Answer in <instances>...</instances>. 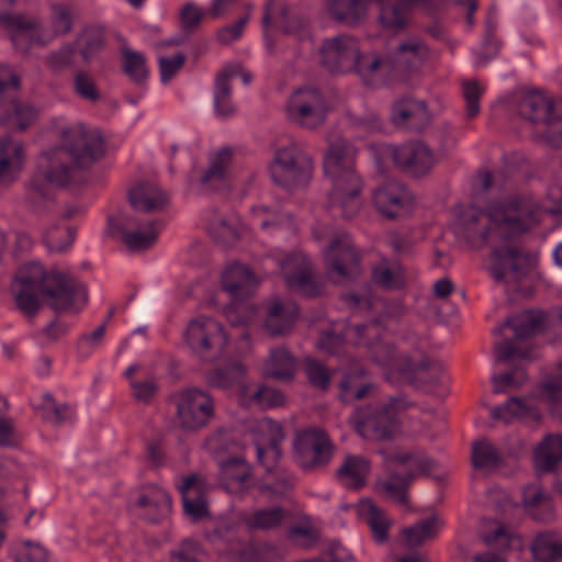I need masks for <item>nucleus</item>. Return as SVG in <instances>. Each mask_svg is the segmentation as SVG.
<instances>
[{
	"mask_svg": "<svg viewBox=\"0 0 562 562\" xmlns=\"http://www.w3.org/2000/svg\"><path fill=\"white\" fill-rule=\"evenodd\" d=\"M56 135L60 145L42 151L37 159L30 192L34 203L42 199L50 200L44 183L66 187L72 180L76 169L89 168L105 153L101 133L80 122L56 126Z\"/></svg>",
	"mask_w": 562,
	"mask_h": 562,
	"instance_id": "1",
	"label": "nucleus"
},
{
	"mask_svg": "<svg viewBox=\"0 0 562 562\" xmlns=\"http://www.w3.org/2000/svg\"><path fill=\"white\" fill-rule=\"evenodd\" d=\"M547 212L530 196H510L486 211L470 205L459 214L454 233L473 248L502 244L537 226Z\"/></svg>",
	"mask_w": 562,
	"mask_h": 562,
	"instance_id": "2",
	"label": "nucleus"
},
{
	"mask_svg": "<svg viewBox=\"0 0 562 562\" xmlns=\"http://www.w3.org/2000/svg\"><path fill=\"white\" fill-rule=\"evenodd\" d=\"M18 308L33 318L43 301L56 313H78L87 303V289L69 274L46 272L40 263L22 267L11 284Z\"/></svg>",
	"mask_w": 562,
	"mask_h": 562,
	"instance_id": "3",
	"label": "nucleus"
},
{
	"mask_svg": "<svg viewBox=\"0 0 562 562\" xmlns=\"http://www.w3.org/2000/svg\"><path fill=\"white\" fill-rule=\"evenodd\" d=\"M356 147L347 139L330 144L324 158V172L331 188L328 209L336 216L353 217L361 207L363 181L355 168Z\"/></svg>",
	"mask_w": 562,
	"mask_h": 562,
	"instance_id": "4",
	"label": "nucleus"
},
{
	"mask_svg": "<svg viewBox=\"0 0 562 562\" xmlns=\"http://www.w3.org/2000/svg\"><path fill=\"white\" fill-rule=\"evenodd\" d=\"M384 469L386 479L380 482L381 490L402 505L407 504V490L419 474L431 471L435 462L423 452L385 453Z\"/></svg>",
	"mask_w": 562,
	"mask_h": 562,
	"instance_id": "5",
	"label": "nucleus"
},
{
	"mask_svg": "<svg viewBox=\"0 0 562 562\" xmlns=\"http://www.w3.org/2000/svg\"><path fill=\"white\" fill-rule=\"evenodd\" d=\"M175 423L183 431L195 432L206 427L215 416V400L205 390L186 387L172 395Z\"/></svg>",
	"mask_w": 562,
	"mask_h": 562,
	"instance_id": "6",
	"label": "nucleus"
},
{
	"mask_svg": "<svg viewBox=\"0 0 562 562\" xmlns=\"http://www.w3.org/2000/svg\"><path fill=\"white\" fill-rule=\"evenodd\" d=\"M405 407L404 400L393 397L373 408L359 411L356 416V430L367 440H390L400 430L397 412Z\"/></svg>",
	"mask_w": 562,
	"mask_h": 562,
	"instance_id": "7",
	"label": "nucleus"
},
{
	"mask_svg": "<svg viewBox=\"0 0 562 562\" xmlns=\"http://www.w3.org/2000/svg\"><path fill=\"white\" fill-rule=\"evenodd\" d=\"M329 110L330 103L327 95L313 86L295 90L286 103L288 119L306 130L321 127Z\"/></svg>",
	"mask_w": 562,
	"mask_h": 562,
	"instance_id": "8",
	"label": "nucleus"
},
{
	"mask_svg": "<svg viewBox=\"0 0 562 562\" xmlns=\"http://www.w3.org/2000/svg\"><path fill=\"white\" fill-rule=\"evenodd\" d=\"M269 169L277 184L290 188L307 182L313 170V159L301 144L292 142L276 151Z\"/></svg>",
	"mask_w": 562,
	"mask_h": 562,
	"instance_id": "9",
	"label": "nucleus"
},
{
	"mask_svg": "<svg viewBox=\"0 0 562 562\" xmlns=\"http://www.w3.org/2000/svg\"><path fill=\"white\" fill-rule=\"evenodd\" d=\"M188 347L201 359L214 361L218 359L227 345L224 327L211 317L192 319L184 334Z\"/></svg>",
	"mask_w": 562,
	"mask_h": 562,
	"instance_id": "10",
	"label": "nucleus"
},
{
	"mask_svg": "<svg viewBox=\"0 0 562 562\" xmlns=\"http://www.w3.org/2000/svg\"><path fill=\"white\" fill-rule=\"evenodd\" d=\"M294 453L297 463L304 470H315L330 463L334 443L319 428H307L296 434Z\"/></svg>",
	"mask_w": 562,
	"mask_h": 562,
	"instance_id": "11",
	"label": "nucleus"
},
{
	"mask_svg": "<svg viewBox=\"0 0 562 562\" xmlns=\"http://www.w3.org/2000/svg\"><path fill=\"white\" fill-rule=\"evenodd\" d=\"M384 153L392 158L396 167L413 177L427 175L437 162L432 149L422 142H409L398 147L389 146Z\"/></svg>",
	"mask_w": 562,
	"mask_h": 562,
	"instance_id": "12",
	"label": "nucleus"
},
{
	"mask_svg": "<svg viewBox=\"0 0 562 562\" xmlns=\"http://www.w3.org/2000/svg\"><path fill=\"white\" fill-rule=\"evenodd\" d=\"M359 49L358 41L350 35L325 38L319 47L322 65L333 74L350 71Z\"/></svg>",
	"mask_w": 562,
	"mask_h": 562,
	"instance_id": "13",
	"label": "nucleus"
},
{
	"mask_svg": "<svg viewBox=\"0 0 562 562\" xmlns=\"http://www.w3.org/2000/svg\"><path fill=\"white\" fill-rule=\"evenodd\" d=\"M372 202L384 217L396 218L411 211L414 196L403 182L387 180L373 190Z\"/></svg>",
	"mask_w": 562,
	"mask_h": 562,
	"instance_id": "14",
	"label": "nucleus"
},
{
	"mask_svg": "<svg viewBox=\"0 0 562 562\" xmlns=\"http://www.w3.org/2000/svg\"><path fill=\"white\" fill-rule=\"evenodd\" d=\"M324 260L327 268L342 279H351L359 273L360 257L346 233H338L330 239Z\"/></svg>",
	"mask_w": 562,
	"mask_h": 562,
	"instance_id": "15",
	"label": "nucleus"
},
{
	"mask_svg": "<svg viewBox=\"0 0 562 562\" xmlns=\"http://www.w3.org/2000/svg\"><path fill=\"white\" fill-rule=\"evenodd\" d=\"M526 257L513 246L495 247L491 254L490 273L504 284H515L527 276Z\"/></svg>",
	"mask_w": 562,
	"mask_h": 562,
	"instance_id": "16",
	"label": "nucleus"
},
{
	"mask_svg": "<svg viewBox=\"0 0 562 562\" xmlns=\"http://www.w3.org/2000/svg\"><path fill=\"white\" fill-rule=\"evenodd\" d=\"M349 334L358 338V344L368 346L373 360L382 367L401 369L400 359L393 345L374 341L381 335L380 322L374 319L364 324H356L348 328Z\"/></svg>",
	"mask_w": 562,
	"mask_h": 562,
	"instance_id": "17",
	"label": "nucleus"
},
{
	"mask_svg": "<svg viewBox=\"0 0 562 562\" xmlns=\"http://www.w3.org/2000/svg\"><path fill=\"white\" fill-rule=\"evenodd\" d=\"M16 0H0V22L11 29V40L14 47L25 53L30 48V42H43L40 36V19L22 14L5 12Z\"/></svg>",
	"mask_w": 562,
	"mask_h": 562,
	"instance_id": "18",
	"label": "nucleus"
},
{
	"mask_svg": "<svg viewBox=\"0 0 562 562\" xmlns=\"http://www.w3.org/2000/svg\"><path fill=\"white\" fill-rule=\"evenodd\" d=\"M164 226L160 220H143L138 216H126L120 225L123 243L132 251H143L157 241Z\"/></svg>",
	"mask_w": 562,
	"mask_h": 562,
	"instance_id": "19",
	"label": "nucleus"
},
{
	"mask_svg": "<svg viewBox=\"0 0 562 562\" xmlns=\"http://www.w3.org/2000/svg\"><path fill=\"white\" fill-rule=\"evenodd\" d=\"M238 532L239 525L236 521L220 519L206 526L204 536L218 551L244 559L251 555L254 550L251 546L240 542Z\"/></svg>",
	"mask_w": 562,
	"mask_h": 562,
	"instance_id": "20",
	"label": "nucleus"
},
{
	"mask_svg": "<svg viewBox=\"0 0 562 562\" xmlns=\"http://www.w3.org/2000/svg\"><path fill=\"white\" fill-rule=\"evenodd\" d=\"M280 269L290 289L305 296H314L318 293L312 265L304 254H291L282 261Z\"/></svg>",
	"mask_w": 562,
	"mask_h": 562,
	"instance_id": "21",
	"label": "nucleus"
},
{
	"mask_svg": "<svg viewBox=\"0 0 562 562\" xmlns=\"http://www.w3.org/2000/svg\"><path fill=\"white\" fill-rule=\"evenodd\" d=\"M367 86H378L395 70L389 49L358 52L353 69Z\"/></svg>",
	"mask_w": 562,
	"mask_h": 562,
	"instance_id": "22",
	"label": "nucleus"
},
{
	"mask_svg": "<svg viewBox=\"0 0 562 562\" xmlns=\"http://www.w3.org/2000/svg\"><path fill=\"white\" fill-rule=\"evenodd\" d=\"M257 284V277L246 265L233 263L223 271L222 288L234 303L248 297Z\"/></svg>",
	"mask_w": 562,
	"mask_h": 562,
	"instance_id": "23",
	"label": "nucleus"
},
{
	"mask_svg": "<svg viewBox=\"0 0 562 562\" xmlns=\"http://www.w3.org/2000/svg\"><path fill=\"white\" fill-rule=\"evenodd\" d=\"M134 508L144 519L157 522L169 515L171 497L160 487L147 486L138 495Z\"/></svg>",
	"mask_w": 562,
	"mask_h": 562,
	"instance_id": "24",
	"label": "nucleus"
},
{
	"mask_svg": "<svg viewBox=\"0 0 562 562\" xmlns=\"http://www.w3.org/2000/svg\"><path fill=\"white\" fill-rule=\"evenodd\" d=\"M392 120L397 126L422 131L429 124L430 114L424 101L406 98L394 103Z\"/></svg>",
	"mask_w": 562,
	"mask_h": 562,
	"instance_id": "25",
	"label": "nucleus"
},
{
	"mask_svg": "<svg viewBox=\"0 0 562 562\" xmlns=\"http://www.w3.org/2000/svg\"><path fill=\"white\" fill-rule=\"evenodd\" d=\"M218 480L229 493H239L248 487L251 475L249 463L239 456L228 457L217 461Z\"/></svg>",
	"mask_w": 562,
	"mask_h": 562,
	"instance_id": "26",
	"label": "nucleus"
},
{
	"mask_svg": "<svg viewBox=\"0 0 562 562\" xmlns=\"http://www.w3.org/2000/svg\"><path fill=\"white\" fill-rule=\"evenodd\" d=\"M518 112L533 124L551 126L560 119L553 113V101L539 92L525 93L518 101Z\"/></svg>",
	"mask_w": 562,
	"mask_h": 562,
	"instance_id": "27",
	"label": "nucleus"
},
{
	"mask_svg": "<svg viewBox=\"0 0 562 562\" xmlns=\"http://www.w3.org/2000/svg\"><path fill=\"white\" fill-rule=\"evenodd\" d=\"M387 49L395 69H415L419 67L429 55V48L426 43L416 37L401 41Z\"/></svg>",
	"mask_w": 562,
	"mask_h": 562,
	"instance_id": "28",
	"label": "nucleus"
},
{
	"mask_svg": "<svg viewBox=\"0 0 562 562\" xmlns=\"http://www.w3.org/2000/svg\"><path fill=\"white\" fill-rule=\"evenodd\" d=\"M299 307L292 301L273 300L268 305L265 327L271 336L291 331L297 318Z\"/></svg>",
	"mask_w": 562,
	"mask_h": 562,
	"instance_id": "29",
	"label": "nucleus"
},
{
	"mask_svg": "<svg viewBox=\"0 0 562 562\" xmlns=\"http://www.w3.org/2000/svg\"><path fill=\"white\" fill-rule=\"evenodd\" d=\"M239 71V64H227L216 75L214 108L220 117H229L236 112V106L232 100L231 81L237 77Z\"/></svg>",
	"mask_w": 562,
	"mask_h": 562,
	"instance_id": "30",
	"label": "nucleus"
},
{
	"mask_svg": "<svg viewBox=\"0 0 562 562\" xmlns=\"http://www.w3.org/2000/svg\"><path fill=\"white\" fill-rule=\"evenodd\" d=\"M371 472V462L361 454H347L336 471L337 480L349 490L363 487Z\"/></svg>",
	"mask_w": 562,
	"mask_h": 562,
	"instance_id": "31",
	"label": "nucleus"
},
{
	"mask_svg": "<svg viewBox=\"0 0 562 562\" xmlns=\"http://www.w3.org/2000/svg\"><path fill=\"white\" fill-rule=\"evenodd\" d=\"M491 416L507 424L514 419L530 418L537 420L540 418V413L535 397L513 396L503 405L492 407Z\"/></svg>",
	"mask_w": 562,
	"mask_h": 562,
	"instance_id": "32",
	"label": "nucleus"
},
{
	"mask_svg": "<svg viewBox=\"0 0 562 562\" xmlns=\"http://www.w3.org/2000/svg\"><path fill=\"white\" fill-rule=\"evenodd\" d=\"M259 428L268 436V446H256L258 461L267 471H272L281 456L279 443L283 440L284 434L282 426L270 418H265L259 423Z\"/></svg>",
	"mask_w": 562,
	"mask_h": 562,
	"instance_id": "33",
	"label": "nucleus"
},
{
	"mask_svg": "<svg viewBox=\"0 0 562 562\" xmlns=\"http://www.w3.org/2000/svg\"><path fill=\"white\" fill-rule=\"evenodd\" d=\"M133 209L142 213L161 211L168 203L167 194L155 183L143 182L130 190Z\"/></svg>",
	"mask_w": 562,
	"mask_h": 562,
	"instance_id": "34",
	"label": "nucleus"
},
{
	"mask_svg": "<svg viewBox=\"0 0 562 562\" xmlns=\"http://www.w3.org/2000/svg\"><path fill=\"white\" fill-rule=\"evenodd\" d=\"M412 372L416 380L426 383L428 391L443 397L448 394L449 378L442 363L434 359H424L412 366Z\"/></svg>",
	"mask_w": 562,
	"mask_h": 562,
	"instance_id": "35",
	"label": "nucleus"
},
{
	"mask_svg": "<svg viewBox=\"0 0 562 562\" xmlns=\"http://www.w3.org/2000/svg\"><path fill=\"white\" fill-rule=\"evenodd\" d=\"M325 8L331 19L347 26L360 24L368 14L367 0H326Z\"/></svg>",
	"mask_w": 562,
	"mask_h": 562,
	"instance_id": "36",
	"label": "nucleus"
},
{
	"mask_svg": "<svg viewBox=\"0 0 562 562\" xmlns=\"http://www.w3.org/2000/svg\"><path fill=\"white\" fill-rule=\"evenodd\" d=\"M24 145L10 137L0 139V181H12L22 168Z\"/></svg>",
	"mask_w": 562,
	"mask_h": 562,
	"instance_id": "37",
	"label": "nucleus"
},
{
	"mask_svg": "<svg viewBox=\"0 0 562 562\" xmlns=\"http://www.w3.org/2000/svg\"><path fill=\"white\" fill-rule=\"evenodd\" d=\"M546 315L541 311H525L508 317L498 329L502 331L508 327L514 331L515 340H524L544 329Z\"/></svg>",
	"mask_w": 562,
	"mask_h": 562,
	"instance_id": "38",
	"label": "nucleus"
},
{
	"mask_svg": "<svg viewBox=\"0 0 562 562\" xmlns=\"http://www.w3.org/2000/svg\"><path fill=\"white\" fill-rule=\"evenodd\" d=\"M371 278L374 284L389 291L402 290L406 285L403 267L398 262H391L385 258L372 267Z\"/></svg>",
	"mask_w": 562,
	"mask_h": 562,
	"instance_id": "39",
	"label": "nucleus"
},
{
	"mask_svg": "<svg viewBox=\"0 0 562 562\" xmlns=\"http://www.w3.org/2000/svg\"><path fill=\"white\" fill-rule=\"evenodd\" d=\"M522 504L536 520L550 521L554 516L552 502L538 483L522 490Z\"/></svg>",
	"mask_w": 562,
	"mask_h": 562,
	"instance_id": "40",
	"label": "nucleus"
},
{
	"mask_svg": "<svg viewBox=\"0 0 562 562\" xmlns=\"http://www.w3.org/2000/svg\"><path fill=\"white\" fill-rule=\"evenodd\" d=\"M207 231L214 240L231 246L240 237L241 224L237 218L213 212L207 221Z\"/></svg>",
	"mask_w": 562,
	"mask_h": 562,
	"instance_id": "41",
	"label": "nucleus"
},
{
	"mask_svg": "<svg viewBox=\"0 0 562 562\" xmlns=\"http://www.w3.org/2000/svg\"><path fill=\"white\" fill-rule=\"evenodd\" d=\"M358 510L370 527L374 540L380 543L385 542L392 524L386 513L370 499L361 501Z\"/></svg>",
	"mask_w": 562,
	"mask_h": 562,
	"instance_id": "42",
	"label": "nucleus"
},
{
	"mask_svg": "<svg viewBox=\"0 0 562 562\" xmlns=\"http://www.w3.org/2000/svg\"><path fill=\"white\" fill-rule=\"evenodd\" d=\"M562 460V436L549 435L535 451V465L538 471L550 472Z\"/></svg>",
	"mask_w": 562,
	"mask_h": 562,
	"instance_id": "43",
	"label": "nucleus"
},
{
	"mask_svg": "<svg viewBox=\"0 0 562 562\" xmlns=\"http://www.w3.org/2000/svg\"><path fill=\"white\" fill-rule=\"evenodd\" d=\"M531 551L536 562H562V536L540 533L533 539Z\"/></svg>",
	"mask_w": 562,
	"mask_h": 562,
	"instance_id": "44",
	"label": "nucleus"
},
{
	"mask_svg": "<svg viewBox=\"0 0 562 562\" xmlns=\"http://www.w3.org/2000/svg\"><path fill=\"white\" fill-rule=\"evenodd\" d=\"M81 58L85 63H90L101 53L105 46L104 29L98 25L85 27L76 41Z\"/></svg>",
	"mask_w": 562,
	"mask_h": 562,
	"instance_id": "45",
	"label": "nucleus"
},
{
	"mask_svg": "<svg viewBox=\"0 0 562 562\" xmlns=\"http://www.w3.org/2000/svg\"><path fill=\"white\" fill-rule=\"evenodd\" d=\"M441 525L442 524L437 516H431L419 520L411 527L404 528L402 530V536L404 537L405 546L408 548L422 546L425 541L437 536Z\"/></svg>",
	"mask_w": 562,
	"mask_h": 562,
	"instance_id": "46",
	"label": "nucleus"
},
{
	"mask_svg": "<svg viewBox=\"0 0 562 562\" xmlns=\"http://www.w3.org/2000/svg\"><path fill=\"white\" fill-rule=\"evenodd\" d=\"M295 359L283 347L271 349L266 361V374L277 380H290L294 375Z\"/></svg>",
	"mask_w": 562,
	"mask_h": 562,
	"instance_id": "47",
	"label": "nucleus"
},
{
	"mask_svg": "<svg viewBox=\"0 0 562 562\" xmlns=\"http://www.w3.org/2000/svg\"><path fill=\"white\" fill-rule=\"evenodd\" d=\"M472 464L475 469L492 471L503 464V456L488 440L481 439L472 445Z\"/></svg>",
	"mask_w": 562,
	"mask_h": 562,
	"instance_id": "48",
	"label": "nucleus"
},
{
	"mask_svg": "<svg viewBox=\"0 0 562 562\" xmlns=\"http://www.w3.org/2000/svg\"><path fill=\"white\" fill-rule=\"evenodd\" d=\"M286 516L288 512L280 506L262 508L246 516L245 524L251 530H272L280 527Z\"/></svg>",
	"mask_w": 562,
	"mask_h": 562,
	"instance_id": "49",
	"label": "nucleus"
},
{
	"mask_svg": "<svg viewBox=\"0 0 562 562\" xmlns=\"http://www.w3.org/2000/svg\"><path fill=\"white\" fill-rule=\"evenodd\" d=\"M7 103L12 104V111L0 116V122L10 128L25 131L37 119V110L31 104L16 102L15 95Z\"/></svg>",
	"mask_w": 562,
	"mask_h": 562,
	"instance_id": "50",
	"label": "nucleus"
},
{
	"mask_svg": "<svg viewBox=\"0 0 562 562\" xmlns=\"http://www.w3.org/2000/svg\"><path fill=\"white\" fill-rule=\"evenodd\" d=\"M252 224L262 229H273L290 223V215L279 205H257L251 209Z\"/></svg>",
	"mask_w": 562,
	"mask_h": 562,
	"instance_id": "51",
	"label": "nucleus"
},
{
	"mask_svg": "<svg viewBox=\"0 0 562 562\" xmlns=\"http://www.w3.org/2000/svg\"><path fill=\"white\" fill-rule=\"evenodd\" d=\"M233 159V150L229 147H222L210 158V167L202 177V182L209 186H216L225 180Z\"/></svg>",
	"mask_w": 562,
	"mask_h": 562,
	"instance_id": "52",
	"label": "nucleus"
},
{
	"mask_svg": "<svg viewBox=\"0 0 562 562\" xmlns=\"http://www.w3.org/2000/svg\"><path fill=\"white\" fill-rule=\"evenodd\" d=\"M50 25L53 34L46 37L42 32V25L40 24V36L42 41L40 44H46L52 41L53 37L65 35L69 33L72 29V14L70 9L65 4L55 3L50 7ZM33 43H38V41L30 42V46Z\"/></svg>",
	"mask_w": 562,
	"mask_h": 562,
	"instance_id": "53",
	"label": "nucleus"
},
{
	"mask_svg": "<svg viewBox=\"0 0 562 562\" xmlns=\"http://www.w3.org/2000/svg\"><path fill=\"white\" fill-rule=\"evenodd\" d=\"M77 59V48L74 44H65L57 49L49 52L44 59L47 69L60 75L67 70L74 69Z\"/></svg>",
	"mask_w": 562,
	"mask_h": 562,
	"instance_id": "54",
	"label": "nucleus"
},
{
	"mask_svg": "<svg viewBox=\"0 0 562 562\" xmlns=\"http://www.w3.org/2000/svg\"><path fill=\"white\" fill-rule=\"evenodd\" d=\"M122 69L137 85L144 83L148 78V69L145 56L127 46L122 50Z\"/></svg>",
	"mask_w": 562,
	"mask_h": 562,
	"instance_id": "55",
	"label": "nucleus"
},
{
	"mask_svg": "<svg viewBox=\"0 0 562 562\" xmlns=\"http://www.w3.org/2000/svg\"><path fill=\"white\" fill-rule=\"evenodd\" d=\"M246 373L240 362H232L223 368H217L207 374V383L218 389H227L241 382Z\"/></svg>",
	"mask_w": 562,
	"mask_h": 562,
	"instance_id": "56",
	"label": "nucleus"
},
{
	"mask_svg": "<svg viewBox=\"0 0 562 562\" xmlns=\"http://www.w3.org/2000/svg\"><path fill=\"white\" fill-rule=\"evenodd\" d=\"M43 418L54 425H60L75 418V411L68 404H59L50 393L43 395Z\"/></svg>",
	"mask_w": 562,
	"mask_h": 562,
	"instance_id": "57",
	"label": "nucleus"
},
{
	"mask_svg": "<svg viewBox=\"0 0 562 562\" xmlns=\"http://www.w3.org/2000/svg\"><path fill=\"white\" fill-rule=\"evenodd\" d=\"M10 555L14 562H48V551L29 540L13 544Z\"/></svg>",
	"mask_w": 562,
	"mask_h": 562,
	"instance_id": "58",
	"label": "nucleus"
},
{
	"mask_svg": "<svg viewBox=\"0 0 562 562\" xmlns=\"http://www.w3.org/2000/svg\"><path fill=\"white\" fill-rule=\"evenodd\" d=\"M541 397L550 404L552 415L562 422V375L550 376L543 382Z\"/></svg>",
	"mask_w": 562,
	"mask_h": 562,
	"instance_id": "59",
	"label": "nucleus"
},
{
	"mask_svg": "<svg viewBox=\"0 0 562 562\" xmlns=\"http://www.w3.org/2000/svg\"><path fill=\"white\" fill-rule=\"evenodd\" d=\"M72 90L81 99L90 102H97L101 99V93L93 76L85 70H76L74 72Z\"/></svg>",
	"mask_w": 562,
	"mask_h": 562,
	"instance_id": "60",
	"label": "nucleus"
},
{
	"mask_svg": "<svg viewBox=\"0 0 562 562\" xmlns=\"http://www.w3.org/2000/svg\"><path fill=\"white\" fill-rule=\"evenodd\" d=\"M205 558L202 546L192 539H184L170 552V562H204Z\"/></svg>",
	"mask_w": 562,
	"mask_h": 562,
	"instance_id": "61",
	"label": "nucleus"
},
{
	"mask_svg": "<svg viewBox=\"0 0 562 562\" xmlns=\"http://www.w3.org/2000/svg\"><path fill=\"white\" fill-rule=\"evenodd\" d=\"M497 27L496 18L490 13L485 21V33L483 38L482 52L479 54V64L486 65L491 59L496 57L499 43L495 38V31Z\"/></svg>",
	"mask_w": 562,
	"mask_h": 562,
	"instance_id": "62",
	"label": "nucleus"
},
{
	"mask_svg": "<svg viewBox=\"0 0 562 562\" xmlns=\"http://www.w3.org/2000/svg\"><path fill=\"white\" fill-rule=\"evenodd\" d=\"M44 241L49 251L60 252L72 244L74 233L69 227L55 226L46 232Z\"/></svg>",
	"mask_w": 562,
	"mask_h": 562,
	"instance_id": "63",
	"label": "nucleus"
},
{
	"mask_svg": "<svg viewBox=\"0 0 562 562\" xmlns=\"http://www.w3.org/2000/svg\"><path fill=\"white\" fill-rule=\"evenodd\" d=\"M305 374L308 382L316 389L326 391L330 383L331 372L319 361L306 359Z\"/></svg>",
	"mask_w": 562,
	"mask_h": 562,
	"instance_id": "64",
	"label": "nucleus"
}]
</instances>
